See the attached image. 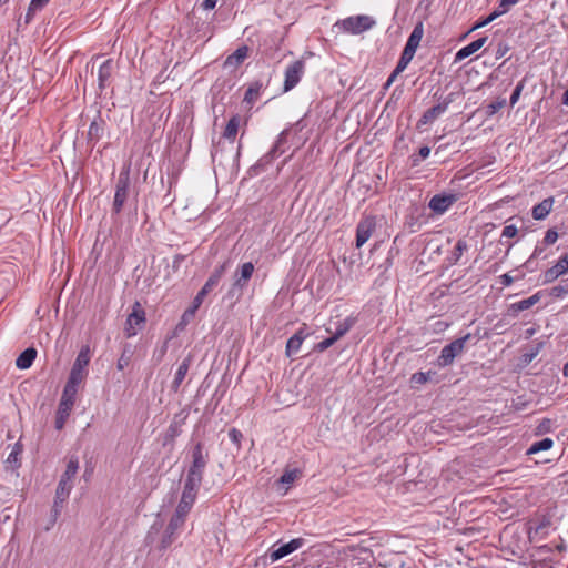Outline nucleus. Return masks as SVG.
Instances as JSON below:
<instances>
[{
  "label": "nucleus",
  "mask_w": 568,
  "mask_h": 568,
  "mask_svg": "<svg viewBox=\"0 0 568 568\" xmlns=\"http://www.w3.org/2000/svg\"><path fill=\"white\" fill-rule=\"evenodd\" d=\"M542 348L544 342L536 343V345L532 346L529 352L523 355V362L526 364L530 363L540 353Z\"/></svg>",
  "instance_id": "c9c22d12"
},
{
  "label": "nucleus",
  "mask_w": 568,
  "mask_h": 568,
  "mask_svg": "<svg viewBox=\"0 0 568 568\" xmlns=\"http://www.w3.org/2000/svg\"><path fill=\"white\" fill-rule=\"evenodd\" d=\"M415 53H416V51L404 47V50H403V52L400 54L399 60H402V61H404V62L409 64L410 61L413 60Z\"/></svg>",
  "instance_id": "864d4df0"
},
{
  "label": "nucleus",
  "mask_w": 568,
  "mask_h": 568,
  "mask_svg": "<svg viewBox=\"0 0 568 568\" xmlns=\"http://www.w3.org/2000/svg\"><path fill=\"white\" fill-rule=\"evenodd\" d=\"M50 0H31L30 10H41Z\"/></svg>",
  "instance_id": "bf43d9fd"
},
{
  "label": "nucleus",
  "mask_w": 568,
  "mask_h": 568,
  "mask_svg": "<svg viewBox=\"0 0 568 568\" xmlns=\"http://www.w3.org/2000/svg\"><path fill=\"white\" fill-rule=\"evenodd\" d=\"M524 85H525V84H524V81H520V82L516 85V88L514 89V91H513V93H511V95H510V99H509V102H510V105H511V106H514V105L517 103V101H518V99H519V97H520V94H521V91H523V89H524Z\"/></svg>",
  "instance_id": "a18cd8bd"
},
{
  "label": "nucleus",
  "mask_w": 568,
  "mask_h": 568,
  "mask_svg": "<svg viewBox=\"0 0 568 568\" xmlns=\"http://www.w3.org/2000/svg\"><path fill=\"white\" fill-rule=\"evenodd\" d=\"M540 300L539 293H536L528 298H524L519 302L513 303L509 306V312L511 315L516 316L519 312L526 311L538 303Z\"/></svg>",
  "instance_id": "393cba45"
},
{
  "label": "nucleus",
  "mask_w": 568,
  "mask_h": 568,
  "mask_svg": "<svg viewBox=\"0 0 568 568\" xmlns=\"http://www.w3.org/2000/svg\"><path fill=\"white\" fill-rule=\"evenodd\" d=\"M192 504L180 500L172 517L185 524V519L192 509Z\"/></svg>",
  "instance_id": "72a5a7b5"
},
{
  "label": "nucleus",
  "mask_w": 568,
  "mask_h": 568,
  "mask_svg": "<svg viewBox=\"0 0 568 568\" xmlns=\"http://www.w3.org/2000/svg\"><path fill=\"white\" fill-rule=\"evenodd\" d=\"M550 424V420L549 419H544L542 423L538 426V430L541 433V432H547L548 430V426Z\"/></svg>",
  "instance_id": "774afa93"
},
{
  "label": "nucleus",
  "mask_w": 568,
  "mask_h": 568,
  "mask_svg": "<svg viewBox=\"0 0 568 568\" xmlns=\"http://www.w3.org/2000/svg\"><path fill=\"white\" fill-rule=\"evenodd\" d=\"M89 363H90L89 347H83L79 352V354L72 365L69 378L72 379L73 382L82 383L83 379L87 377V374H88L87 367H88Z\"/></svg>",
  "instance_id": "1a4fd4ad"
},
{
  "label": "nucleus",
  "mask_w": 568,
  "mask_h": 568,
  "mask_svg": "<svg viewBox=\"0 0 568 568\" xmlns=\"http://www.w3.org/2000/svg\"><path fill=\"white\" fill-rule=\"evenodd\" d=\"M129 176L126 174H120L116 185L113 201V212L120 213L129 195Z\"/></svg>",
  "instance_id": "4468645a"
},
{
  "label": "nucleus",
  "mask_w": 568,
  "mask_h": 568,
  "mask_svg": "<svg viewBox=\"0 0 568 568\" xmlns=\"http://www.w3.org/2000/svg\"><path fill=\"white\" fill-rule=\"evenodd\" d=\"M519 0H500L498 3V7L495 9L497 13H499V17L507 13L509 9L517 4Z\"/></svg>",
  "instance_id": "ea45409f"
},
{
  "label": "nucleus",
  "mask_w": 568,
  "mask_h": 568,
  "mask_svg": "<svg viewBox=\"0 0 568 568\" xmlns=\"http://www.w3.org/2000/svg\"><path fill=\"white\" fill-rule=\"evenodd\" d=\"M73 405H74V403H72V402L60 399L58 410H57V416H55V428L58 430H61L64 427V425L70 416V413L73 408Z\"/></svg>",
  "instance_id": "aec40b11"
},
{
  "label": "nucleus",
  "mask_w": 568,
  "mask_h": 568,
  "mask_svg": "<svg viewBox=\"0 0 568 568\" xmlns=\"http://www.w3.org/2000/svg\"><path fill=\"white\" fill-rule=\"evenodd\" d=\"M506 104V99H500V100H497V101H494V102H490L487 106H486V114L488 116H491L494 115L495 113H497L500 109H503Z\"/></svg>",
  "instance_id": "58836bf2"
},
{
  "label": "nucleus",
  "mask_w": 568,
  "mask_h": 568,
  "mask_svg": "<svg viewBox=\"0 0 568 568\" xmlns=\"http://www.w3.org/2000/svg\"><path fill=\"white\" fill-rule=\"evenodd\" d=\"M37 357V351L33 347L24 349L17 358L16 365L20 369L29 368Z\"/></svg>",
  "instance_id": "bb28decb"
},
{
  "label": "nucleus",
  "mask_w": 568,
  "mask_h": 568,
  "mask_svg": "<svg viewBox=\"0 0 568 568\" xmlns=\"http://www.w3.org/2000/svg\"><path fill=\"white\" fill-rule=\"evenodd\" d=\"M217 3V0H204L201 4V7L204 9V10H212L215 8Z\"/></svg>",
  "instance_id": "e2e57ef3"
},
{
  "label": "nucleus",
  "mask_w": 568,
  "mask_h": 568,
  "mask_svg": "<svg viewBox=\"0 0 568 568\" xmlns=\"http://www.w3.org/2000/svg\"><path fill=\"white\" fill-rule=\"evenodd\" d=\"M407 65H408V63H406L402 60H398L397 65L393 71L395 72V74L399 75L407 68Z\"/></svg>",
  "instance_id": "69168bd1"
},
{
  "label": "nucleus",
  "mask_w": 568,
  "mask_h": 568,
  "mask_svg": "<svg viewBox=\"0 0 568 568\" xmlns=\"http://www.w3.org/2000/svg\"><path fill=\"white\" fill-rule=\"evenodd\" d=\"M201 483L202 481H200V480L186 478L184 481V487H183V491H182V496H181L180 500L186 501V503L193 505L195 503L196 495H197L199 488L201 486Z\"/></svg>",
  "instance_id": "6ab92c4d"
},
{
  "label": "nucleus",
  "mask_w": 568,
  "mask_h": 568,
  "mask_svg": "<svg viewBox=\"0 0 568 568\" xmlns=\"http://www.w3.org/2000/svg\"><path fill=\"white\" fill-rule=\"evenodd\" d=\"M467 250V242L465 240H458L455 248L452 253V260L454 263H456L460 256L463 255L464 251Z\"/></svg>",
  "instance_id": "4c0bfd02"
},
{
  "label": "nucleus",
  "mask_w": 568,
  "mask_h": 568,
  "mask_svg": "<svg viewBox=\"0 0 568 568\" xmlns=\"http://www.w3.org/2000/svg\"><path fill=\"white\" fill-rule=\"evenodd\" d=\"M397 77H398V74H395V72L393 71L390 73V75L388 77L387 81L385 82L384 89L387 90L392 85V83L396 80Z\"/></svg>",
  "instance_id": "338daca9"
},
{
  "label": "nucleus",
  "mask_w": 568,
  "mask_h": 568,
  "mask_svg": "<svg viewBox=\"0 0 568 568\" xmlns=\"http://www.w3.org/2000/svg\"><path fill=\"white\" fill-rule=\"evenodd\" d=\"M455 93H449L443 99L442 102L425 111L417 122V128L419 129L423 125L434 122L447 110L448 105L455 101Z\"/></svg>",
  "instance_id": "6e6552de"
},
{
  "label": "nucleus",
  "mask_w": 568,
  "mask_h": 568,
  "mask_svg": "<svg viewBox=\"0 0 568 568\" xmlns=\"http://www.w3.org/2000/svg\"><path fill=\"white\" fill-rule=\"evenodd\" d=\"M79 469V460L77 457L72 456L68 464L64 473L62 474L57 490V499L67 500L73 487V479Z\"/></svg>",
  "instance_id": "7ed1b4c3"
},
{
  "label": "nucleus",
  "mask_w": 568,
  "mask_h": 568,
  "mask_svg": "<svg viewBox=\"0 0 568 568\" xmlns=\"http://www.w3.org/2000/svg\"><path fill=\"white\" fill-rule=\"evenodd\" d=\"M308 336V333L306 332V327L300 328L293 336H291L286 343V355L291 356L293 354H296L303 341Z\"/></svg>",
  "instance_id": "412c9836"
},
{
  "label": "nucleus",
  "mask_w": 568,
  "mask_h": 568,
  "mask_svg": "<svg viewBox=\"0 0 568 568\" xmlns=\"http://www.w3.org/2000/svg\"><path fill=\"white\" fill-rule=\"evenodd\" d=\"M298 471L296 469L286 470L282 476L280 481L282 484H292L297 478Z\"/></svg>",
  "instance_id": "c03bdc74"
},
{
  "label": "nucleus",
  "mask_w": 568,
  "mask_h": 568,
  "mask_svg": "<svg viewBox=\"0 0 568 568\" xmlns=\"http://www.w3.org/2000/svg\"><path fill=\"white\" fill-rule=\"evenodd\" d=\"M206 464L207 454H204L203 445L197 443L192 450V464L187 470L186 478L202 481Z\"/></svg>",
  "instance_id": "39448f33"
},
{
  "label": "nucleus",
  "mask_w": 568,
  "mask_h": 568,
  "mask_svg": "<svg viewBox=\"0 0 568 568\" xmlns=\"http://www.w3.org/2000/svg\"><path fill=\"white\" fill-rule=\"evenodd\" d=\"M64 501L65 500L57 499V495L54 496V501H53V507H52L53 520H55L58 518V516L60 515V511H61V508H62V504Z\"/></svg>",
  "instance_id": "4d7b16f0"
},
{
  "label": "nucleus",
  "mask_w": 568,
  "mask_h": 568,
  "mask_svg": "<svg viewBox=\"0 0 568 568\" xmlns=\"http://www.w3.org/2000/svg\"><path fill=\"white\" fill-rule=\"evenodd\" d=\"M559 276L560 275L557 273V271L554 267H550L544 273V283H551Z\"/></svg>",
  "instance_id": "8fccbe9b"
},
{
  "label": "nucleus",
  "mask_w": 568,
  "mask_h": 568,
  "mask_svg": "<svg viewBox=\"0 0 568 568\" xmlns=\"http://www.w3.org/2000/svg\"><path fill=\"white\" fill-rule=\"evenodd\" d=\"M305 72V63L303 60H296L285 69V79L283 91L288 92L295 88L301 81Z\"/></svg>",
  "instance_id": "9b49d317"
},
{
  "label": "nucleus",
  "mask_w": 568,
  "mask_h": 568,
  "mask_svg": "<svg viewBox=\"0 0 568 568\" xmlns=\"http://www.w3.org/2000/svg\"><path fill=\"white\" fill-rule=\"evenodd\" d=\"M430 154V148L429 146H422L418 151V156L419 158H413L412 159V164L413 166H416L419 164L420 160H425L429 156Z\"/></svg>",
  "instance_id": "79ce46f5"
},
{
  "label": "nucleus",
  "mask_w": 568,
  "mask_h": 568,
  "mask_svg": "<svg viewBox=\"0 0 568 568\" xmlns=\"http://www.w3.org/2000/svg\"><path fill=\"white\" fill-rule=\"evenodd\" d=\"M376 24V21L366 14H358L338 20L334 27L344 33L359 34L372 29Z\"/></svg>",
  "instance_id": "f257e3e1"
},
{
  "label": "nucleus",
  "mask_w": 568,
  "mask_h": 568,
  "mask_svg": "<svg viewBox=\"0 0 568 568\" xmlns=\"http://www.w3.org/2000/svg\"><path fill=\"white\" fill-rule=\"evenodd\" d=\"M250 49L247 45L239 47L232 54H230L224 61V69L229 71L236 70L248 57Z\"/></svg>",
  "instance_id": "dca6fc26"
},
{
  "label": "nucleus",
  "mask_w": 568,
  "mask_h": 568,
  "mask_svg": "<svg viewBox=\"0 0 568 568\" xmlns=\"http://www.w3.org/2000/svg\"><path fill=\"white\" fill-rule=\"evenodd\" d=\"M180 434V428L176 424H171L168 428V435L172 438L176 437Z\"/></svg>",
  "instance_id": "680f3d73"
},
{
  "label": "nucleus",
  "mask_w": 568,
  "mask_h": 568,
  "mask_svg": "<svg viewBox=\"0 0 568 568\" xmlns=\"http://www.w3.org/2000/svg\"><path fill=\"white\" fill-rule=\"evenodd\" d=\"M554 446L551 438H544L539 442L534 443L527 450L528 455L537 454L541 450H548Z\"/></svg>",
  "instance_id": "f704fd0d"
},
{
  "label": "nucleus",
  "mask_w": 568,
  "mask_h": 568,
  "mask_svg": "<svg viewBox=\"0 0 568 568\" xmlns=\"http://www.w3.org/2000/svg\"><path fill=\"white\" fill-rule=\"evenodd\" d=\"M514 282V278L509 275V274H503L500 276V283L504 285V286H510Z\"/></svg>",
  "instance_id": "0e129e2a"
},
{
  "label": "nucleus",
  "mask_w": 568,
  "mask_h": 568,
  "mask_svg": "<svg viewBox=\"0 0 568 568\" xmlns=\"http://www.w3.org/2000/svg\"><path fill=\"white\" fill-rule=\"evenodd\" d=\"M499 17V13H497L495 10L487 17L485 18L484 20L477 22L474 27H473V30L475 29H479V28H483L485 26H487L488 23L493 22L495 19H497Z\"/></svg>",
  "instance_id": "09e8293b"
},
{
  "label": "nucleus",
  "mask_w": 568,
  "mask_h": 568,
  "mask_svg": "<svg viewBox=\"0 0 568 568\" xmlns=\"http://www.w3.org/2000/svg\"><path fill=\"white\" fill-rule=\"evenodd\" d=\"M229 437L233 444H235L237 447L241 445V440L243 438V434L241 430L236 428H231L229 430Z\"/></svg>",
  "instance_id": "de8ad7c7"
},
{
  "label": "nucleus",
  "mask_w": 568,
  "mask_h": 568,
  "mask_svg": "<svg viewBox=\"0 0 568 568\" xmlns=\"http://www.w3.org/2000/svg\"><path fill=\"white\" fill-rule=\"evenodd\" d=\"M203 302H196V296L193 300L192 306H190L182 315L178 327L183 328L194 317L196 310Z\"/></svg>",
  "instance_id": "473e14b6"
},
{
  "label": "nucleus",
  "mask_w": 568,
  "mask_h": 568,
  "mask_svg": "<svg viewBox=\"0 0 568 568\" xmlns=\"http://www.w3.org/2000/svg\"><path fill=\"white\" fill-rule=\"evenodd\" d=\"M428 378H429L428 374L418 372V373L413 374L410 381L414 384H425L428 381Z\"/></svg>",
  "instance_id": "3c124183"
},
{
  "label": "nucleus",
  "mask_w": 568,
  "mask_h": 568,
  "mask_svg": "<svg viewBox=\"0 0 568 568\" xmlns=\"http://www.w3.org/2000/svg\"><path fill=\"white\" fill-rule=\"evenodd\" d=\"M423 36H424V26H423V22H418L414 27L410 36L408 37L405 47L416 51L417 48L419 47Z\"/></svg>",
  "instance_id": "cd10ccee"
},
{
  "label": "nucleus",
  "mask_w": 568,
  "mask_h": 568,
  "mask_svg": "<svg viewBox=\"0 0 568 568\" xmlns=\"http://www.w3.org/2000/svg\"><path fill=\"white\" fill-rule=\"evenodd\" d=\"M64 501L65 500L57 499V495L54 496V501H53V507H52L53 520H55L58 518V516L60 515V511H61V508H62V504Z\"/></svg>",
  "instance_id": "6e6d98bb"
},
{
  "label": "nucleus",
  "mask_w": 568,
  "mask_h": 568,
  "mask_svg": "<svg viewBox=\"0 0 568 568\" xmlns=\"http://www.w3.org/2000/svg\"><path fill=\"white\" fill-rule=\"evenodd\" d=\"M21 453H22V446L19 443H16L12 446L10 454L8 455V457L6 459L7 468H10L13 470V469H17L20 467L19 456L21 455Z\"/></svg>",
  "instance_id": "c756f323"
},
{
  "label": "nucleus",
  "mask_w": 568,
  "mask_h": 568,
  "mask_svg": "<svg viewBox=\"0 0 568 568\" xmlns=\"http://www.w3.org/2000/svg\"><path fill=\"white\" fill-rule=\"evenodd\" d=\"M356 323V318L353 316L346 317L344 321L338 322L336 325V329L334 332V336L339 339L343 337Z\"/></svg>",
  "instance_id": "2f4dec72"
},
{
  "label": "nucleus",
  "mask_w": 568,
  "mask_h": 568,
  "mask_svg": "<svg viewBox=\"0 0 568 568\" xmlns=\"http://www.w3.org/2000/svg\"><path fill=\"white\" fill-rule=\"evenodd\" d=\"M558 240V233L555 229H549L544 237L545 245H552Z\"/></svg>",
  "instance_id": "49530a36"
},
{
  "label": "nucleus",
  "mask_w": 568,
  "mask_h": 568,
  "mask_svg": "<svg viewBox=\"0 0 568 568\" xmlns=\"http://www.w3.org/2000/svg\"><path fill=\"white\" fill-rule=\"evenodd\" d=\"M470 337L471 334L468 333L444 346L437 359L438 366L446 367L452 365L454 359L464 352L465 345Z\"/></svg>",
  "instance_id": "20e7f679"
},
{
  "label": "nucleus",
  "mask_w": 568,
  "mask_h": 568,
  "mask_svg": "<svg viewBox=\"0 0 568 568\" xmlns=\"http://www.w3.org/2000/svg\"><path fill=\"white\" fill-rule=\"evenodd\" d=\"M260 90L261 84L256 83L255 85H251L245 92L244 101L247 103H254L260 94Z\"/></svg>",
  "instance_id": "e433bc0d"
},
{
  "label": "nucleus",
  "mask_w": 568,
  "mask_h": 568,
  "mask_svg": "<svg viewBox=\"0 0 568 568\" xmlns=\"http://www.w3.org/2000/svg\"><path fill=\"white\" fill-rule=\"evenodd\" d=\"M554 199L547 197L532 207L531 214L535 220H544L548 216L552 209Z\"/></svg>",
  "instance_id": "a878e982"
},
{
  "label": "nucleus",
  "mask_w": 568,
  "mask_h": 568,
  "mask_svg": "<svg viewBox=\"0 0 568 568\" xmlns=\"http://www.w3.org/2000/svg\"><path fill=\"white\" fill-rule=\"evenodd\" d=\"M254 273V265L251 262L243 263L234 274V283L229 291L230 296L242 294V290L246 286L247 282Z\"/></svg>",
  "instance_id": "0eeeda50"
},
{
  "label": "nucleus",
  "mask_w": 568,
  "mask_h": 568,
  "mask_svg": "<svg viewBox=\"0 0 568 568\" xmlns=\"http://www.w3.org/2000/svg\"><path fill=\"white\" fill-rule=\"evenodd\" d=\"M81 383L73 382L72 379L68 378V382L63 388L61 399L75 403L78 389Z\"/></svg>",
  "instance_id": "7c9ffc66"
},
{
  "label": "nucleus",
  "mask_w": 568,
  "mask_h": 568,
  "mask_svg": "<svg viewBox=\"0 0 568 568\" xmlns=\"http://www.w3.org/2000/svg\"><path fill=\"white\" fill-rule=\"evenodd\" d=\"M240 123H241V116L239 114L233 115L229 120V122L224 129L223 136L226 140L234 141L235 136L237 134L239 128H240Z\"/></svg>",
  "instance_id": "c85d7f7f"
},
{
  "label": "nucleus",
  "mask_w": 568,
  "mask_h": 568,
  "mask_svg": "<svg viewBox=\"0 0 568 568\" xmlns=\"http://www.w3.org/2000/svg\"><path fill=\"white\" fill-rule=\"evenodd\" d=\"M114 69V62L112 59L105 60L98 70V87L102 91L104 90L112 77Z\"/></svg>",
  "instance_id": "a211bd4d"
},
{
  "label": "nucleus",
  "mask_w": 568,
  "mask_h": 568,
  "mask_svg": "<svg viewBox=\"0 0 568 568\" xmlns=\"http://www.w3.org/2000/svg\"><path fill=\"white\" fill-rule=\"evenodd\" d=\"M518 233V229L516 225H506L504 229H503V233H501V236L504 237H515Z\"/></svg>",
  "instance_id": "603ef678"
},
{
  "label": "nucleus",
  "mask_w": 568,
  "mask_h": 568,
  "mask_svg": "<svg viewBox=\"0 0 568 568\" xmlns=\"http://www.w3.org/2000/svg\"><path fill=\"white\" fill-rule=\"evenodd\" d=\"M486 41L487 37H483L459 49L455 55V62H459L477 52Z\"/></svg>",
  "instance_id": "4be33fe9"
},
{
  "label": "nucleus",
  "mask_w": 568,
  "mask_h": 568,
  "mask_svg": "<svg viewBox=\"0 0 568 568\" xmlns=\"http://www.w3.org/2000/svg\"><path fill=\"white\" fill-rule=\"evenodd\" d=\"M184 524L173 517H171L168 526L165 527L160 542L156 546V549L160 552L165 551L168 548H170L179 538L180 531L183 528Z\"/></svg>",
  "instance_id": "423d86ee"
},
{
  "label": "nucleus",
  "mask_w": 568,
  "mask_h": 568,
  "mask_svg": "<svg viewBox=\"0 0 568 568\" xmlns=\"http://www.w3.org/2000/svg\"><path fill=\"white\" fill-rule=\"evenodd\" d=\"M291 134H292L291 128L283 130L278 134L272 149L265 155H263L256 162V164L254 166H252L251 169L252 170H257V169L264 170L273 160H275L276 158H278L280 155L285 153L287 150V142H288V138Z\"/></svg>",
  "instance_id": "f03ea898"
},
{
  "label": "nucleus",
  "mask_w": 568,
  "mask_h": 568,
  "mask_svg": "<svg viewBox=\"0 0 568 568\" xmlns=\"http://www.w3.org/2000/svg\"><path fill=\"white\" fill-rule=\"evenodd\" d=\"M104 126L105 122L100 116L91 122L88 131L89 143L94 145L102 138L104 133Z\"/></svg>",
  "instance_id": "b1692460"
},
{
  "label": "nucleus",
  "mask_w": 568,
  "mask_h": 568,
  "mask_svg": "<svg viewBox=\"0 0 568 568\" xmlns=\"http://www.w3.org/2000/svg\"><path fill=\"white\" fill-rule=\"evenodd\" d=\"M568 294V285H557L551 288V295L556 297H561Z\"/></svg>",
  "instance_id": "5fc2aeb1"
},
{
  "label": "nucleus",
  "mask_w": 568,
  "mask_h": 568,
  "mask_svg": "<svg viewBox=\"0 0 568 568\" xmlns=\"http://www.w3.org/2000/svg\"><path fill=\"white\" fill-rule=\"evenodd\" d=\"M338 341L334 335H332L331 337L328 338H325L324 341L320 342L315 349L318 351V352H324L326 351L327 348H329L332 345H334V343Z\"/></svg>",
  "instance_id": "37998d69"
},
{
  "label": "nucleus",
  "mask_w": 568,
  "mask_h": 568,
  "mask_svg": "<svg viewBox=\"0 0 568 568\" xmlns=\"http://www.w3.org/2000/svg\"><path fill=\"white\" fill-rule=\"evenodd\" d=\"M227 267V263L217 266L210 275L203 287L196 294V302H203L204 297L220 283Z\"/></svg>",
  "instance_id": "2eb2a0df"
},
{
  "label": "nucleus",
  "mask_w": 568,
  "mask_h": 568,
  "mask_svg": "<svg viewBox=\"0 0 568 568\" xmlns=\"http://www.w3.org/2000/svg\"><path fill=\"white\" fill-rule=\"evenodd\" d=\"M191 363H192V357L189 355L178 366V369H176V372L174 374V378H173L172 384H171L172 390H174V392L179 390L182 382L184 381V378H185V376H186V374L189 372Z\"/></svg>",
  "instance_id": "5701e85b"
},
{
  "label": "nucleus",
  "mask_w": 568,
  "mask_h": 568,
  "mask_svg": "<svg viewBox=\"0 0 568 568\" xmlns=\"http://www.w3.org/2000/svg\"><path fill=\"white\" fill-rule=\"evenodd\" d=\"M507 52H508V45L499 43L497 51H496V58L497 59L503 58Z\"/></svg>",
  "instance_id": "052dcab7"
},
{
  "label": "nucleus",
  "mask_w": 568,
  "mask_h": 568,
  "mask_svg": "<svg viewBox=\"0 0 568 568\" xmlns=\"http://www.w3.org/2000/svg\"><path fill=\"white\" fill-rule=\"evenodd\" d=\"M454 195L436 194L430 199L428 206L433 212L443 214L454 204Z\"/></svg>",
  "instance_id": "f3484780"
},
{
  "label": "nucleus",
  "mask_w": 568,
  "mask_h": 568,
  "mask_svg": "<svg viewBox=\"0 0 568 568\" xmlns=\"http://www.w3.org/2000/svg\"><path fill=\"white\" fill-rule=\"evenodd\" d=\"M304 544H305L304 538H295V539H292L291 541L283 544L278 547H276V544L273 545L268 550V557H270L271 562H275V561L291 555L292 552L302 548L304 546Z\"/></svg>",
  "instance_id": "f8f14e48"
},
{
  "label": "nucleus",
  "mask_w": 568,
  "mask_h": 568,
  "mask_svg": "<svg viewBox=\"0 0 568 568\" xmlns=\"http://www.w3.org/2000/svg\"><path fill=\"white\" fill-rule=\"evenodd\" d=\"M552 267L560 276L566 274L568 272V254L562 255Z\"/></svg>",
  "instance_id": "a19ab883"
},
{
  "label": "nucleus",
  "mask_w": 568,
  "mask_h": 568,
  "mask_svg": "<svg viewBox=\"0 0 568 568\" xmlns=\"http://www.w3.org/2000/svg\"><path fill=\"white\" fill-rule=\"evenodd\" d=\"M130 363V356H126L125 353H123L120 358L118 359V369L122 371Z\"/></svg>",
  "instance_id": "13d9d810"
},
{
  "label": "nucleus",
  "mask_w": 568,
  "mask_h": 568,
  "mask_svg": "<svg viewBox=\"0 0 568 568\" xmlns=\"http://www.w3.org/2000/svg\"><path fill=\"white\" fill-rule=\"evenodd\" d=\"M145 323V312L139 302H135L132 312L129 314L125 323V335L128 337L135 336L139 328Z\"/></svg>",
  "instance_id": "9d476101"
},
{
  "label": "nucleus",
  "mask_w": 568,
  "mask_h": 568,
  "mask_svg": "<svg viewBox=\"0 0 568 568\" xmlns=\"http://www.w3.org/2000/svg\"><path fill=\"white\" fill-rule=\"evenodd\" d=\"M376 229V220L368 215L363 217L356 226V247H362L372 236Z\"/></svg>",
  "instance_id": "ddd939ff"
}]
</instances>
